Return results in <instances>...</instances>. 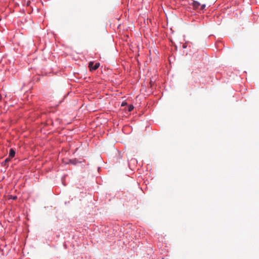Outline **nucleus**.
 I'll return each instance as SVG.
<instances>
[{
    "mask_svg": "<svg viewBox=\"0 0 259 259\" xmlns=\"http://www.w3.org/2000/svg\"><path fill=\"white\" fill-rule=\"evenodd\" d=\"M99 63H96L94 65V62H90L89 64V67L90 68V70L92 71L96 70L97 69L99 68Z\"/></svg>",
    "mask_w": 259,
    "mask_h": 259,
    "instance_id": "1",
    "label": "nucleus"
},
{
    "mask_svg": "<svg viewBox=\"0 0 259 259\" xmlns=\"http://www.w3.org/2000/svg\"><path fill=\"white\" fill-rule=\"evenodd\" d=\"M15 154V151L13 149H11L9 152V157L10 158H13L14 157Z\"/></svg>",
    "mask_w": 259,
    "mask_h": 259,
    "instance_id": "2",
    "label": "nucleus"
},
{
    "mask_svg": "<svg viewBox=\"0 0 259 259\" xmlns=\"http://www.w3.org/2000/svg\"><path fill=\"white\" fill-rule=\"evenodd\" d=\"M200 3L197 1H194L193 2V6L195 9H197L200 6Z\"/></svg>",
    "mask_w": 259,
    "mask_h": 259,
    "instance_id": "3",
    "label": "nucleus"
},
{
    "mask_svg": "<svg viewBox=\"0 0 259 259\" xmlns=\"http://www.w3.org/2000/svg\"><path fill=\"white\" fill-rule=\"evenodd\" d=\"M134 106L132 105H131L128 106V111H131L133 110Z\"/></svg>",
    "mask_w": 259,
    "mask_h": 259,
    "instance_id": "4",
    "label": "nucleus"
},
{
    "mask_svg": "<svg viewBox=\"0 0 259 259\" xmlns=\"http://www.w3.org/2000/svg\"><path fill=\"white\" fill-rule=\"evenodd\" d=\"M205 7V4H203L201 6V10H203V9H204Z\"/></svg>",
    "mask_w": 259,
    "mask_h": 259,
    "instance_id": "5",
    "label": "nucleus"
},
{
    "mask_svg": "<svg viewBox=\"0 0 259 259\" xmlns=\"http://www.w3.org/2000/svg\"><path fill=\"white\" fill-rule=\"evenodd\" d=\"M9 160H10V159L9 158H7L5 159V162H7L9 161Z\"/></svg>",
    "mask_w": 259,
    "mask_h": 259,
    "instance_id": "6",
    "label": "nucleus"
},
{
    "mask_svg": "<svg viewBox=\"0 0 259 259\" xmlns=\"http://www.w3.org/2000/svg\"><path fill=\"white\" fill-rule=\"evenodd\" d=\"M17 198V197L16 196H15L13 197V199H16Z\"/></svg>",
    "mask_w": 259,
    "mask_h": 259,
    "instance_id": "7",
    "label": "nucleus"
},
{
    "mask_svg": "<svg viewBox=\"0 0 259 259\" xmlns=\"http://www.w3.org/2000/svg\"><path fill=\"white\" fill-rule=\"evenodd\" d=\"M1 99H2V96L0 95V101L1 100Z\"/></svg>",
    "mask_w": 259,
    "mask_h": 259,
    "instance_id": "8",
    "label": "nucleus"
},
{
    "mask_svg": "<svg viewBox=\"0 0 259 259\" xmlns=\"http://www.w3.org/2000/svg\"><path fill=\"white\" fill-rule=\"evenodd\" d=\"M183 48H186V46L184 45V46H183Z\"/></svg>",
    "mask_w": 259,
    "mask_h": 259,
    "instance_id": "9",
    "label": "nucleus"
},
{
    "mask_svg": "<svg viewBox=\"0 0 259 259\" xmlns=\"http://www.w3.org/2000/svg\"><path fill=\"white\" fill-rule=\"evenodd\" d=\"M123 105H124V104L122 103V106H123Z\"/></svg>",
    "mask_w": 259,
    "mask_h": 259,
    "instance_id": "10",
    "label": "nucleus"
}]
</instances>
